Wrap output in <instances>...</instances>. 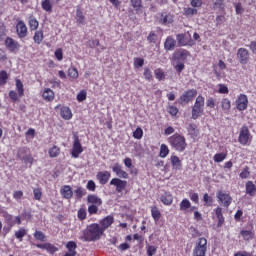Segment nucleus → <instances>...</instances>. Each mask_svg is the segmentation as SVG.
<instances>
[{
	"mask_svg": "<svg viewBox=\"0 0 256 256\" xmlns=\"http://www.w3.org/2000/svg\"><path fill=\"white\" fill-rule=\"evenodd\" d=\"M145 65V60L143 58H134L135 67H143Z\"/></svg>",
	"mask_w": 256,
	"mask_h": 256,
	"instance_id": "obj_60",
	"label": "nucleus"
},
{
	"mask_svg": "<svg viewBox=\"0 0 256 256\" xmlns=\"http://www.w3.org/2000/svg\"><path fill=\"white\" fill-rule=\"evenodd\" d=\"M61 117L63 119H66L67 121L73 117V114L71 113V109L69 107H62L60 111Z\"/></svg>",
	"mask_w": 256,
	"mask_h": 256,
	"instance_id": "obj_29",
	"label": "nucleus"
},
{
	"mask_svg": "<svg viewBox=\"0 0 256 256\" xmlns=\"http://www.w3.org/2000/svg\"><path fill=\"white\" fill-rule=\"evenodd\" d=\"M66 247L68 248V251H76L77 249V243L70 241L67 243Z\"/></svg>",
	"mask_w": 256,
	"mask_h": 256,
	"instance_id": "obj_63",
	"label": "nucleus"
},
{
	"mask_svg": "<svg viewBox=\"0 0 256 256\" xmlns=\"http://www.w3.org/2000/svg\"><path fill=\"white\" fill-rule=\"evenodd\" d=\"M97 211H99V206L95 205V204H92L88 207V213L90 215H95L97 214Z\"/></svg>",
	"mask_w": 256,
	"mask_h": 256,
	"instance_id": "obj_54",
	"label": "nucleus"
},
{
	"mask_svg": "<svg viewBox=\"0 0 256 256\" xmlns=\"http://www.w3.org/2000/svg\"><path fill=\"white\" fill-rule=\"evenodd\" d=\"M168 143L171 145L172 149L178 151L179 153H183L185 149H187V141L185 140V136L180 134H174L168 139Z\"/></svg>",
	"mask_w": 256,
	"mask_h": 256,
	"instance_id": "obj_2",
	"label": "nucleus"
},
{
	"mask_svg": "<svg viewBox=\"0 0 256 256\" xmlns=\"http://www.w3.org/2000/svg\"><path fill=\"white\" fill-rule=\"evenodd\" d=\"M221 107L223 111H229L231 109V101L227 98L221 100Z\"/></svg>",
	"mask_w": 256,
	"mask_h": 256,
	"instance_id": "obj_42",
	"label": "nucleus"
},
{
	"mask_svg": "<svg viewBox=\"0 0 256 256\" xmlns=\"http://www.w3.org/2000/svg\"><path fill=\"white\" fill-rule=\"evenodd\" d=\"M110 185H114V187H116L117 193H123L127 187V181L121 180L119 178H113L110 181Z\"/></svg>",
	"mask_w": 256,
	"mask_h": 256,
	"instance_id": "obj_9",
	"label": "nucleus"
},
{
	"mask_svg": "<svg viewBox=\"0 0 256 256\" xmlns=\"http://www.w3.org/2000/svg\"><path fill=\"white\" fill-rule=\"evenodd\" d=\"M227 159V154L225 153H218L214 156L215 163H221L222 161H225Z\"/></svg>",
	"mask_w": 256,
	"mask_h": 256,
	"instance_id": "obj_47",
	"label": "nucleus"
},
{
	"mask_svg": "<svg viewBox=\"0 0 256 256\" xmlns=\"http://www.w3.org/2000/svg\"><path fill=\"white\" fill-rule=\"evenodd\" d=\"M88 203H91L92 205L100 206L103 205V200L99 198L97 195L90 194L87 197Z\"/></svg>",
	"mask_w": 256,
	"mask_h": 256,
	"instance_id": "obj_21",
	"label": "nucleus"
},
{
	"mask_svg": "<svg viewBox=\"0 0 256 256\" xmlns=\"http://www.w3.org/2000/svg\"><path fill=\"white\" fill-rule=\"evenodd\" d=\"M76 195V199H83L85 195H87V190H85L83 187L79 186L74 191Z\"/></svg>",
	"mask_w": 256,
	"mask_h": 256,
	"instance_id": "obj_31",
	"label": "nucleus"
},
{
	"mask_svg": "<svg viewBox=\"0 0 256 256\" xmlns=\"http://www.w3.org/2000/svg\"><path fill=\"white\" fill-rule=\"evenodd\" d=\"M155 253H157V247H155V246L147 247V255L148 256H153V255H155Z\"/></svg>",
	"mask_w": 256,
	"mask_h": 256,
	"instance_id": "obj_62",
	"label": "nucleus"
},
{
	"mask_svg": "<svg viewBox=\"0 0 256 256\" xmlns=\"http://www.w3.org/2000/svg\"><path fill=\"white\" fill-rule=\"evenodd\" d=\"M21 161L24 163V165H29V167H31L35 159L33 158V155L28 154L27 156L23 157Z\"/></svg>",
	"mask_w": 256,
	"mask_h": 256,
	"instance_id": "obj_36",
	"label": "nucleus"
},
{
	"mask_svg": "<svg viewBox=\"0 0 256 256\" xmlns=\"http://www.w3.org/2000/svg\"><path fill=\"white\" fill-rule=\"evenodd\" d=\"M87 99V92L85 90H81L77 95V101H85Z\"/></svg>",
	"mask_w": 256,
	"mask_h": 256,
	"instance_id": "obj_55",
	"label": "nucleus"
},
{
	"mask_svg": "<svg viewBox=\"0 0 256 256\" xmlns=\"http://www.w3.org/2000/svg\"><path fill=\"white\" fill-rule=\"evenodd\" d=\"M33 194H34V199H36V201H41V197H43V193L41 192V189L35 188L33 190Z\"/></svg>",
	"mask_w": 256,
	"mask_h": 256,
	"instance_id": "obj_52",
	"label": "nucleus"
},
{
	"mask_svg": "<svg viewBox=\"0 0 256 256\" xmlns=\"http://www.w3.org/2000/svg\"><path fill=\"white\" fill-rule=\"evenodd\" d=\"M189 57V51L185 49H180L174 52L173 59L175 61H185Z\"/></svg>",
	"mask_w": 256,
	"mask_h": 256,
	"instance_id": "obj_15",
	"label": "nucleus"
},
{
	"mask_svg": "<svg viewBox=\"0 0 256 256\" xmlns=\"http://www.w3.org/2000/svg\"><path fill=\"white\" fill-rule=\"evenodd\" d=\"M160 200L164 205H171V203H173V195H171V193L169 192H164L161 195Z\"/></svg>",
	"mask_w": 256,
	"mask_h": 256,
	"instance_id": "obj_26",
	"label": "nucleus"
},
{
	"mask_svg": "<svg viewBox=\"0 0 256 256\" xmlns=\"http://www.w3.org/2000/svg\"><path fill=\"white\" fill-rule=\"evenodd\" d=\"M154 74H155L156 79H158V81L165 80V72H163L162 69H156L154 71Z\"/></svg>",
	"mask_w": 256,
	"mask_h": 256,
	"instance_id": "obj_46",
	"label": "nucleus"
},
{
	"mask_svg": "<svg viewBox=\"0 0 256 256\" xmlns=\"http://www.w3.org/2000/svg\"><path fill=\"white\" fill-rule=\"evenodd\" d=\"M194 256H206L207 253V239L199 238L194 248Z\"/></svg>",
	"mask_w": 256,
	"mask_h": 256,
	"instance_id": "obj_4",
	"label": "nucleus"
},
{
	"mask_svg": "<svg viewBox=\"0 0 256 256\" xmlns=\"http://www.w3.org/2000/svg\"><path fill=\"white\" fill-rule=\"evenodd\" d=\"M170 159H171V164H172L173 169H175L176 171L181 170L182 163H181V160L179 159V157L172 156Z\"/></svg>",
	"mask_w": 256,
	"mask_h": 256,
	"instance_id": "obj_28",
	"label": "nucleus"
},
{
	"mask_svg": "<svg viewBox=\"0 0 256 256\" xmlns=\"http://www.w3.org/2000/svg\"><path fill=\"white\" fill-rule=\"evenodd\" d=\"M113 217L112 216H106L104 219H102L100 221V225H102V229H109V227H111V225H113Z\"/></svg>",
	"mask_w": 256,
	"mask_h": 256,
	"instance_id": "obj_25",
	"label": "nucleus"
},
{
	"mask_svg": "<svg viewBox=\"0 0 256 256\" xmlns=\"http://www.w3.org/2000/svg\"><path fill=\"white\" fill-rule=\"evenodd\" d=\"M168 113L172 115V117H175L179 113V109L175 106H169L167 109Z\"/></svg>",
	"mask_w": 256,
	"mask_h": 256,
	"instance_id": "obj_59",
	"label": "nucleus"
},
{
	"mask_svg": "<svg viewBox=\"0 0 256 256\" xmlns=\"http://www.w3.org/2000/svg\"><path fill=\"white\" fill-rule=\"evenodd\" d=\"M110 177H111V173L108 171L99 172L97 174V178L99 179V182L101 183V185H106V183H108Z\"/></svg>",
	"mask_w": 256,
	"mask_h": 256,
	"instance_id": "obj_19",
	"label": "nucleus"
},
{
	"mask_svg": "<svg viewBox=\"0 0 256 256\" xmlns=\"http://www.w3.org/2000/svg\"><path fill=\"white\" fill-rule=\"evenodd\" d=\"M237 58L242 65H247V62L249 61V50L239 48L237 51Z\"/></svg>",
	"mask_w": 256,
	"mask_h": 256,
	"instance_id": "obj_12",
	"label": "nucleus"
},
{
	"mask_svg": "<svg viewBox=\"0 0 256 256\" xmlns=\"http://www.w3.org/2000/svg\"><path fill=\"white\" fill-rule=\"evenodd\" d=\"M188 134L190 135V137L192 139H197V137L199 135V129H197V125L196 124H190L188 126Z\"/></svg>",
	"mask_w": 256,
	"mask_h": 256,
	"instance_id": "obj_27",
	"label": "nucleus"
},
{
	"mask_svg": "<svg viewBox=\"0 0 256 256\" xmlns=\"http://www.w3.org/2000/svg\"><path fill=\"white\" fill-rule=\"evenodd\" d=\"M29 26H30V29H32V31H35L39 27V21H37V19L35 18H30Z\"/></svg>",
	"mask_w": 256,
	"mask_h": 256,
	"instance_id": "obj_48",
	"label": "nucleus"
},
{
	"mask_svg": "<svg viewBox=\"0 0 256 256\" xmlns=\"http://www.w3.org/2000/svg\"><path fill=\"white\" fill-rule=\"evenodd\" d=\"M194 97H197V90L190 89L185 91L181 96V103H189V101H193Z\"/></svg>",
	"mask_w": 256,
	"mask_h": 256,
	"instance_id": "obj_10",
	"label": "nucleus"
},
{
	"mask_svg": "<svg viewBox=\"0 0 256 256\" xmlns=\"http://www.w3.org/2000/svg\"><path fill=\"white\" fill-rule=\"evenodd\" d=\"M161 23L162 25H169V23H173V15L171 14H166L164 16L162 15Z\"/></svg>",
	"mask_w": 256,
	"mask_h": 256,
	"instance_id": "obj_41",
	"label": "nucleus"
},
{
	"mask_svg": "<svg viewBox=\"0 0 256 256\" xmlns=\"http://www.w3.org/2000/svg\"><path fill=\"white\" fill-rule=\"evenodd\" d=\"M61 195L64 199H72L73 198V189L69 185H65L60 190Z\"/></svg>",
	"mask_w": 256,
	"mask_h": 256,
	"instance_id": "obj_17",
	"label": "nucleus"
},
{
	"mask_svg": "<svg viewBox=\"0 0 256 256\" xmlns=\"http://www.w3.org/2000/svg\"><path fill=\"white\" fill-rule=\"evenodd\" d=\"M240 233L245 241H251V239L254 237L253 232L249 230H242Z\"/></svg>",
	"mask_w": 256,
	"mask_h": 256,
	"instance_id": "obj_39",
	"label": "nucleus"
},
{
	"mask_svg": "<svg viewBox=\"0 0 256 256\" xmlns=\"http://www.w3.org/2000/svg\"><path fill=\"white\" fill-rule=\"evenodd\" d=\"M5 223L9 225L10 227H14L15 225V218H13V215L11 214H4Z\"/></svg>",
	"mask_w": 256,
	"mask_h": 256,
	"instance_id": "obj_40",
	"label": "nucleus"
},
{
	"mask_svg": "<svg viewBox=\"0 0 256 256\" xmlns=\"http://www.w3.org/2000/svg\"><path fill=\"white\" fill-rule=\"evenodd\" d=\"M86 217L87 211H85V209L78 210V219H80V221H83L84 219H86Z\"/></svg>",
	"mask_w": 256,
	"mask_h": 256,
	"instance_id": "obj_61",
	"label": "nucleus"
},
{
	"mask_svg": "<svg viewBox=\"0 0 256 256\" xmlns=\"http://www.w3.org/2000/svg\"><path fill=\"white\" fill-rule=\"evenodd\" d=\"M68 76H70L71 79H77V77H79V72L76 68L71 67L68 69Z\"/></svg>",
	"mask_w": 256,
	"mask_h": 256,
	"instance_id": "obj_49",
	"label": "nucleus"
},
{
	"mask_svg": "<svg viewBox=\"0 0 256 256\" xmlns=\"http://www.w3.org/2000/svg\"><path fill=\"white\" fill-rule=\"evenodd\" d=\"M249 139H251V133L249 132V128L247 126H243L240 129L238 141L240 145H247L249 143Z\"/></svg>",
	"mask_w": 256,
	"mask_h": 256,
	"instance_id": "obj_7",
	"label": "nucleus"
},
{
	"mask_svg": "<svg viewBox=\"0 0 256 256\" xmlns=\"http://www.w3.org/2000/svg\"><path fill=\"white\" fill-rule=\"evenodd\" d=\"M36 247H38V249H44L51 255H53L54 253H57V251H59V248H57L55 245H53L51 243L37 244Z\"/></svg>",
	"mask_w": 256,
	"mask_h": 256,
	"instance_id": "obj_16",
	"label": "nucleus"
},
{
	"mask_svg": "<svg viewBox=\"0 0 256 256\" xmlns=\"http://www.w3.org/2000/svg\"><path fill=\"white\" fill-rule=\"evenodd\" d=\"M16 89L18 91L19 97H23V95H25V89L23 88V82H21V80H19V79L16 80Z\"/></svg>",
	"mask_w": 256,
	"mask_h": 256,
	"instance_id": "obj_34",
	"label": "nucleus"
},
{
	"mask_svg": "<svg viewBox=\"0 0 256 256\" xmlns=\"http://www.w3.org/2000/svg\"><path fill=\"white\" fill-rule=\"evenodd\" d=\"M176 40L178 41V44L182 47H185L187 45L192 47V45H195V42L193 41V39H191V33L189 32H186L184 34H178L176 36Z\"/></svg>",
	"mask_w": 256,
	"mask_h": 256,
	"instance_id": "obj_5",
	"label": "nucleus"
},
{
	"mask_svg": "<svg viewBox=\"0 0 256 256\" xmlns=\"http://www.w3.org/2000/svg\"><path fill=\"white\" fill-rule=\"evenodd\" d=\"M60 153L61 149H59V147L57 146H53L52 148L49 149V156L52 158L59 157Z\"/></svg>",
	"mask_w": 256,
	"mask_h": 256,
	"instance_id": "obj_38",
	"label": "nucleus"
},
{
	"mask_svg": "<svg viewBox=\"0 0 256 256\" xmlns=\"http://www.w3.org/2000/svg\"><path fill=\"white\" fill-rule=\"evenodd\" d=\"M113 173L117 175V177H120L121 179H129V174L123 170V167L119 165L118 163L114 164L112 167Z\"/></svg>",
	"mask_w": 256,
	"mask_h": 256,
	"instance_id": "obj_14",
	"label": "nucleus"
},
{
	"mask_svg": "<svg viewBox=\"0 0 256 256\" xmlns=\"http://www.w3.org/2000/svg\"><path fill=\"white\" fill-rule=\"evenodd\" d=\"M151 213L154 221H159V219H161V211H159L158 207H152Z\"/></svg>",
	"mask_w": 256,
	"mask_h": 256,
	"instance_id": "obj_37",
	"label": "nucleus"
},
{
	"mask_svg": "<svg viewBox=\"0 0 256 256\" xmlns=\"http://www.w3.org/2000/svg\"><path fill=\"white\" fill-rule=\"evenodd\" d=\"M217 199L220 202V205H223V207H229L231 205L233 198L231 195L223 192V191H218L216 194Z\"/></svg>",
	"mask_w": 256,
	"mask_h": 256,
	"instance_id": "obj_8",
	"label": "nucleus"
},
{
	"mask_svg": "<svg viewBox=\"0 0 256 256\" xmlns=\"http://www.w3.org/2000/svg\"><path fill=\"white\" fill-rule=\"evenodd\" d=\"M191 207V202L188 199H183L180 203V211H187Z\"/></svg>",
	"mask_w": 256,
	"mask_h": 256,
	"instance_id": "obj_44",
	"label": "nucleus"
},
{
	"mask_svg": "<svg viewBox=\"0 0 256 256\" xmlns=\"http://www.w3.org/2000/svg\"><path fill=\"white\" fill-rule=\"evenodd\" d=\"M205 106V98L198 96L192 108V119H199L203 115V107Z\"/></svg>",
	"mask_w": 256,
	"mask_h": 256,
	"instance_id": "obj_3",
	"label": "nucleus"
},
{
	"mask_svg": "<svg viewBox=\"0 0 256 256\" xmlns=\"http://www.w3.org/2000/svg\"><path fill=\"white\" fill-rule=\"evenodd\" d=\"M73 139L74 143L72 147V157H74V159H77L83 151V146L81 145V140L79 139V135H77V133H74Z\"/></svg>",
	"mask_w": 256,
	"mask_h": 256,
	"instance_id": "obj_6",
	"label": "nucleus"
},
{
	"mask_svg": "<svg viewBox=\"0 0 256 256\" xmlns=\"http://www.w3.org/2000/svg\"><path fill=\"white\" fill-rule=\"evenodd\" d=\"M104 233V229L99 224H91L83 231L84 241H99Z\"/></svg>",
	"mask_w": 256,
	"mask_h": 256,
	"instance_id": "obj_1",
	"label": "nucleus"
},
{
	"mask_svg": "<svg viewBox=\"0 0 256 256\" xmlns=\"http://www.w3.org/2000/svg\"><path fill=\"white\" fill-rule=\"evenodd\" d=\"M246 194L250 197H255L256 195V187L255 184H253V181H248L246 183Z\"/></svg>",
	"mask_w": 256,
	"mask_h": 256,
	"instance_id": "obj_24",
	"label": "nucleus"
},
{
	"mask_svg": "<svg viewBox=\"0 0 256 256\" xmlns=\"http://www.w3.org/2000/svg\"><path fill=\"white\" fill-rule=\"evenodd\" d=\"M143 75L147 81H151V79H153V74L149 68L144 69Z\"/></svg>",
	"mask_w": 256,
	"mask_h": 256,
	"instance_id": "obj_56",
	"label": "nucleus"
},
{
	"mask_svg": "<svg viewBox=\"0 0 256 256\" xmlns=\"http://www.w3.org/2000/svg\"><path fill=\"white\" fill-rule=\"evenodd\" d=\"M75 19L77 25H85V15H83V10H81V7L77 8Z\"/></svg>",
	"mask_w": 256,
	"mask_h": 256,
	"instance_id": "obj_20",
	"label": "nucleus"
},
{
	"mask_svg": "<svg viewBox=\"0 0 256 256\" xmlns=\"http://www.w3.org/2000/svg\"><path fill=\"white\" fill-rule=\"evenodd\" d=\"M9 97L10 99L15 103L18 99H19V96L17 95V92H15L14 90H11L9 92Z\"/></svg>",
	"mask_w": 256,
	"mask_h": 256,
	"instance_id": "obj_64",
	"label": "nucleus"
},
{
	"mask_svg": "<svg viewBox=\"0 0 256 256\" xmlns=\"http://www.w3.org/2000/svg\"><path fill=\"white\" fill-rule=\"evenodd\" d=\"M5 46L7 47V49H9L11 51V53H17V51H19V47H21L19 45V42L15 41L11 37L6 38Z\"/></svg>",
	"mask_w": 256,
	"mask_h": 256,
	"instance_id": "obj_11",
	"label": "nucleus"
},
{
	"mask_svg": "<svg viewBox=\"0 0 256 256\" xmlns=\"http://www.w3.org/2000/svg\"><path fill=\"white\" fill-rule=\"evenodd\" d=\"M248 103L249 100L247 99V95L241 94L236 101V108L238 111H245V109H247Z\"/></svg>",
	"mask_w": 256,
	"mask_h": 256,
	"instance_id": "obj_13",
	"label": "nucleus"
},
{
	"mask_svg": "<svg viewBox=\"0 0 256 256\" xmlns=\"http://www.w3.org/2000/svg\"><path fill=\"white\" fill-rule=\"evenodd\" d=\"M215 213L218 219L217 227H221L225 223V217H223V208L217 207L215 209Z\"/></svg>",
	"mask_w": 256,
	"mask_h": 256,
	"instance_id": "obj_23",
	"label": "nucleus"
},
{
	"mask_svg": "<svg viewBox=\"0 0 256 256\" xmlns=\"http://www.w3.org/2000/svg\"><path fill=\"white\" fill-rule=\"evenodd\" d=\"M43 99H45V101H53V99H55V92L49 88L44 90Z\"/></svg>",
	"mask_w": 256,
	"mask_h": 256,
	"instance_id": "obj_30",
	"label": "nucleus"
},
{
	"mask_svg": "<svg viewBox=\"0 0 256 256\" xmlns=\"http://www.w3.org/2000/svg\"><path fill=\"white\" fill-rule=\"evenodd\" d=\"M141 0H131V5L132 7H134V9L136 11H139V9H141V7H143V5L141 4Z\"/></svg>",
	"mask_w": 256,
	"mask_h": 256,
	"instance_id": "obj_53",
	"label": "nucleus"
},
{
	"mask_svg": "<svg viewBox=\"0 0 256 256\" xmlns=\"http://www.w3.org/2000/svg\"><path fill=\"white\" fill-rule=\"evenodd\" d=\"M9 79V75H7L6 71L0 72V85H5L7 83V80Z\"/></svg>",
	"mask_w": 256,
	"mask_h": 256,
	"instance_id": "obj_50",
	"label": "nucleus"
},
{
	"mask_svg": "<svg viewBox=\"0 0 256 256\" xmlns=\"http://www.w3.org/2000/svg\"><path fill=\"white\" fill-rule=\"evenodd\" d=\"M16 30L19 37H27V26L22 21L18 22Z\"/></svg>",
	"mask_w": 256,
	"mask_h": 256,
	"instance_id": "obj_18",
	"label": "nucleus"
},
{
	"mask_svg": "<svg viewBox=\"0 0 256 256\" xmlns=\"http://www.w3.org/2000/svg\"><path fill=\"white\" fill-rule=\"evenodd\" d=\"M184 15L187 17H191V15H197V9L195 8H185Z\"/></svg>",
	"mask_w": 256,
	"mask_h": 256,
	"instance_id": "obj_51",
	"label": "nucleus"
},
{
	"mask_svg": "<svg viewBox=\"0 0 256 256\" xmlns=\"http://www.w3.org/2000/svg\"><path fill=\"white\" fill-rule=\"evenodd\" d=\"M27 235V230L25 228H20L18 231L15 232L16 239H19V241H23V237Z\"/></svg>",
	"mask_w": 256,
	"mask_h": 256,
	"instance_id": "obj_43",
	"label": "nucleus"
},
{
	"mask_svg": "<svg viewBox=\"0 0 256 256\" xmlns=\"http://www.w3.org/2000/svg\"><path fill=\"white\" fill-rule=\"evenodd\" d=\"M134 139H141L143 137V129L137 128L133 133Z\"/></svg>",
	"mask_w": 256,
	"mask_h": 256,
	"instance_id": "obj_58",
	"label": "nucleus"
},
{
	"mask_svg": "<svg viewBox=\"0 0 256 256\" xmlns=\"http://www.w3.org/2000/svg\"><path fill=\"white\" fill-rule=\"evenodd\" d=\"M28 151L29 149H27V147L19 148L17 152V159L21 161L23 158L27 157L29 155Z\"/></svg>",
	"mask_w": 256,
	"mask_h": 256,
	"instance_id": "obj_32",
	"label": "nucleus"
},
{
	"mask_svg": "<svg viewBox=\"0 0 256 256\" xmlns=\"http://www.w3.org/2000/svg\"><path fill=\"white\" fill-rule=\"evenodd\" d=\"M42 9L48 13H51V11H53V4H51V0L42 1Z\"/></svg>",
	"mask_w": 256,
	"mask_h": 256,
	"instance_id": "obj_33",
	"label": "nucleus"
},
{
	"mask_svg": "<svg viewBox=\"0 0 256 256\" xmlns=\"http://www.w3.org/2000/svg\"><path fill=\"white\" fill-rule=\"evenodd\" d=\"M34 237L35 239H37L38 241H45V234H43L41 231L36 230L34 233Z\"/></svg>",
	"mask_w": 256,
	"mask_h": 256,
	"instance_id": "obj_57",
	"label": "nucleus"
},
{
	"mask_svg": "<svg viewBox=\"0 0 256 256\" xmlns=\"http://www.w3.org/2000/svg\"><path fill=\"white\" fill-rule=\"evenodd\" d=\"M33 39L34 42L37 43V45H41V43L43 42V32L41 30L36 31Z\"/></svg>",
	"mask_w": 256,
	"mask_h": 256,
	"instance_id": "obj_35",
	"label": "nucleus"
},
{
	"mask_svg": "<svg viewBox=\"0 0 256 256\" xmlns=\"http://www.w3.org/2000/svg\"><path fill=\"white\" fill-rule=\"evenodd\" d=\"M167 155H169V148L167 147V145L162 144L160 147V157L165 159V157H167Z\"/></svg>",
	"mask_w": 256,
	"mask_h": 256,
	"instance_id": "obj_45",
	"label": "nucleus"
},
{
	"mask_svg": "<svg viewBox=\"0 0 256 256\" xmlns=\"http://www.w3.org/2000/svg\"><path fill=\"white\" fill-rule=\"evenodd\" d=\"M175 45H177V41H175L172 37H168L165 40L164 49H166V51H173V49H175Z\"/></svg>",
	"mask_w": 256,
	"mask_h": 256,
	"instance_id": "obj_22",
	"label": "nucleus"
}]
</instances>
